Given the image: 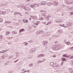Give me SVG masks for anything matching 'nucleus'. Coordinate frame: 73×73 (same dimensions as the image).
Returning <instances> with one entry per match:
<instances>
[{
	"mask_svg": "<svg viewBox=\"0 0 73 73\" xmlns=\"http://www.w3.org/2000/svg\"><path fill=\"white\" fill-rule=\"evenodd\" d=\"M65 3L66 4H68V5H70L72 4L71 2L68 1V0L65 1Z\"/></svg>",
	"mask_w": 73,
	"mask_h": 73,
	"instance_id": "nucleus-4",
	"label": "nucleus"
},
{
	"mask_svg": "<svg viewBox=\"0 0 73 73\" xmlns=\"http://www.w3.org/2000/svg\"><path fill=\"white\" fill-rule=\"evenodd\" d=\"M70 13L71 15H73V12H71Z\"/></svg>",
	"mask_w": 73,
	"mask_h": 73,
	"instance_id": "nucleus-42",
	"label": "nucleus"
},
{
	"mask_svg": "<svg viewBox=\"0 0 73 73\" xmlns=\"http://www.w3.org/2000/svg\"><path fill=\"white\" fill-rule=\"evenodd\" d=\"M67 45H70V42H67L66 43Z\"/></svg>",
	"mask_w": 73,
	"mask_h": 73,
	"instance_id": "nucleus-39",
	"label": "nucleus"
},
{
	"mask_svg": "<svg viewBox=\"0 0 73 73\" xmlns=\"http://www.w3.org/2000/svg\"><path fill=\"white\" fill-rule=\"evenodd\" d=\"M41 62H42V60H39L38 62V64H40L41 63Z\"/></svg>",
	"mask_w": 73,
	"mask_h": 73,
	"instance_id": "nucleus-20",
	"label": "nucleus"
},
{
	"mask_svg": "<svg viewBox=\"0 0 73 73\" xmlns=\"http://www.w3.org/2000/svg\"><path fill=\"white\" fill-rule=\"evenodd\" d=\"M1 12H2V14H5L6 13V11H4L3 12L2 11H0V14H2V13H1Z\"/></svg>",
	"mask_w": 73,
	"mask_h": 73,
	"instance_id": "nucleus-14",
	"label": "nucleus"
},
{
	"mask_svg": "<svg viewBox=\"0 0 73 73\" xmlns=\"http://www.w3.org/2000/svg\"><path fill=\"white\" fill-rule=\"evenodd\" d=\"M54 3H55V4L56 5H58V2L56 1H54Z\"/></svg>",
	"mask_w": 73,
	"mask_h": 73,
	"instance_id": "nucleus-23",
	"label": "nucleus"
},
{
	"mask_svg": "<svg viewBox=\"0 0 73 73\" xmlns=\"http://www.w3.org/2000/svg\"><path fill=\"white\" fill-rule=\"evenodd\" d=\"M72 23H68L67 24V26L68 27H70V26H72Z\"/></svg>",
	"mask_w": 73,
	"mask_h": 73,
	"instance_id": "nucleus-7",
	"label": "nucleus"
},
{
	"mask_svg": "<svg viewBox=\"0 0 73 73\" xmlns=\"http://www.w3.org/2000/svg\"><path fill=\"white\" fill-rule=\"evenodd\" d=\"M70 10H71V11H72L73 10V7H70Z\"/></svg>",
	"mask_w": 73,
	"mask_h": 73,
	"instance_id": "nucleus-35",
	"label": "nucleus"
},
{
	"mask_svg": "<svg viewBox=\"0 0 73 73\" xmlns=\"http://www.w3.org/2000/svg\"><path fill=\"white\" fill-rule=\"evenodd\" d=\"M45 60H46V59H45V58H43V59H42V62H44V61H45Z\"/></svg>",
	"mask_w": 73,
	"mask_h": 73,
	"instance_id": "nucleus-26",
	"label": "nucleus"
},
{
	"mask_svg": "<svg viewBox=\"0 0 73 73\" xmlns=\"http://www.w3.org/2000/svg\"><path fill=\"white\" fill-rule=\"evenodd\" d=\"M44 18L43 17H41L40 20H43Z\"/></svg>",
	"mask_w": 73,
	"mask_h": 73,
	"instance_id": "nucleus-56",
	"label": "nucleus"
},
{
	"mask_svg": "<svg viewBox=\"0 0 73 73\" xmlns=\"http://www.w3.org/2000/svg\"><path fill=\"white\" fill-rule=\"evenodd\" d=\"M12 44V42H9L8 43V44H9V45H11Z\"/></svg>",
	"mask_w": 73,
	"mask_h": 73,
	"instance_id": "nucleus-48",
	"label": "nucleus"
},
{
	"mask_svg": "<svg viewBox=\"0 0 73 73\" xmlns=\"http://www.w3.org/2000/svg\"><path fill=\"white\" fill-rule=\"evenodd\" d=\"M11 23V22L10 21H6L5 22V24H8Z\"/></svg>",
	"mask_w": 73,
	"mask_h": 73,
	"instance_id": "nucleus-13",
	"label": "nucleus"
},
{
	"mask_svg": "<svg viewBox=\"0 0 73 73\" xmlns=\"http://www.w3.org/2000/svg\"><path fill=\"white\" fill-rule=\"evenodd\" d=\"M47 17H48L49 18V17H50L51 16L50 15H48V16H47Z\"/></svg>",
	"mask_w": 73,
	"mask_h": 73,
	"instance_id": "nucleus-43",
	"label": "nucleus"
},
{
	"mask_svg": "<svg viewBox=\"0 0 73 73\" xmlns=\"http://www.w3.org/2000/svg\"><path fill=\"white\" fill-rule=\"evenodd\" d=\"M40 21H37V22H36V23H37L38 24H40Z\"/></svg>",
	"mask_w": 73,
	"mask_h": 73,
	"instance_id": "nucleus-52",
	"label": "nucleus"
},
{
	"mask_svg": "<svg viewBox=\"0 0 73 73\" xmlns=\"http://www.w3.org/2000/svg\"><path fill=\"white\" fill-rule=\"evenodd\" d=\"M64 42L66 43H66L67 42H66V40H64Z\"/></svg>",
	"mask_w": 73,
	"mask_h": 73,
	"instance_id": "nucleus-47",
	"label": "nucleus"
},
{
	"mask_svg": "<svg viewBox=\"0 0 73 73\" xmlns=\"http://www.w3.org/2000/svg\"><path fill=\"white\" fill-rule=\"evenodd\" d=\"M61 47V45H56L54 46L53 47V48L54 50H58V49H60V48Z\"/></svg>",
	"mask_w": 73,
	"mask_h": 73,
	"instance_id": "nucleus-1",
	"label": "nucleus"
},
{
	"mask_svg": "<svg viewBox=\"0 0 73 73\" xmlns=\"http://www.w3.org/2000/svg\"><path fill=\"white\" fill-rule=\"evenodd\" d=\"M41 3L42 5H46V2L45 1H42L41 2Z\"/></svg>",
	"mask_w": 73,
	"mask_h": 73,
	"instance_id": "nucleus-6",
	"label": "nucleus"
},
{
	"mask_svg": "<svg viewBox=\"0 0 73 73\" xmlns=\"http://www.w3.org/2000/svg\"><path fill=\"white\" fill-rule=\"evenodd\" d=\"M3 19L0 18V23H1V22H3Z\"/></svg>",
	"mask_w": 73,
	"mask_h": 73,
	"instance_id": "nucleus-24",
	"label": "nucleus"
},
{
	"mask_svg": "<svg viewBox=\"0 0 73 73\" xmlns=\"http://www.w3.org/2000/svg\"><path fill=\"white\" fill-rule=\"evenodd\" d=\"M19 33H21V32H24L25 31V29H21V30H19Z\"/></svg>",
	"mask_w": 73,
	"mask_h": 73,
	"instance_id": "nucleus-12",
	"label": "nucleus"
},
{
	"mask_svg": "<svg viewBox=\"0 0 73 73\" xmlns=\"http://www.w3.org/2000/svg\"><path fill=\"white\" fill-rule=\"evenodd\" d=\"M7 54H4L2 56V58H7Z\"/></svg>",
	"mask_w": 73,
	"mask_h": 73,
	"instance_id": "nucleus-5",
	"label": "nucleus"
},
{
	"mask_svg": "<svg viewBox=\"0 0 73 73\" xmlns=\"http://www.w3.org/2000/svg\"><path fill=\"white\" fill-rule=\"evenodd\" d=\"M69 70H70V73H73V68H70Z\"/></svg>",
	"mask_w": 73,
	"mask_h": 73,
	"instance_id": "nucleus-10",
	"label": "nucleus"
},
{
	"mask_svg": "<svg viewBox=\"0 0 73 73\" xmlns=\"http://www.w3.org/2000/svg\"><path fill=\"white\" fill-rule=\"evenodd\" d=\"M70 50H73V47H70Z\"/></svg>",
	"mask_w": 73,
	"mask_h": 73,
	"instance_id": "nucleus-40",
	"label": "nucleus"
},
{
	"mask_svg": "<svg viewBox=\"0 0 73 73\" xmlns=\"http://www.w3.org/2000/svg\"><path fill=\"white\" fill-rule=\"evenodd\" d=\"M40 32H42V33H44V31H40Z\"/></svg>",
	"mask_w": 73,
	"mask_h": 73,
	"instance_id": "nucleus-46",
	"label": "nucleus"
},
{
	"mask_svg": "<svg viewBox=\"0 0 73 73\" xmlns=\"http://www.w3.org/2000/svg\"><path fill=\"white\" fill-rule=\"evenodd\" d=\"M10 34V32L7 31L6 32V35H9Z\"/></svg>",
	"mask_w": 73,
	"mask_h": 73,
	"instance_id": "nucleus-15",
	"label": "nucleus"
},
{
	"mask_svg": "<svg viewBox=\"0 0 73 73\" xmlns=\"http://www.w3.org/2000/svg\"><path fill=\"white\" fill-rule=\"evenodd\" d=\"M19 57V54H17L16 55V58H18Z\"/></svg>",
	"mask_w": 73,
	"mask_h": 73,
	"instance_id": "nucleus-29",
	"label": "nucleus"
},
{
	"mask_svg": "<svg viewBox=\"0 0 73 73\" xmlns=\"http://www.w3.org/2000/svg\"><path fill=\"white\" fill-rule=\"evenodd\" d=\"M48 44V41L47 40L43 41L42 42V44L44 46H46Z\"/></svg>",
	"mask_w": 73,
	"mask_h": 73,
	"instance_id": "nucleus-2",
	"label": "nucleus"
},
{
	"mask_svg": "<svg viewBox=\"0 0 73 73\" xmlns=\"http://www.w3.org/2000/svg\"><path fill=\"white\" fill-rule=\"evenodd\" d=\"M31 51H34V52H36V49L35 48H33L31 49Z\"/></svg>",
	"mask_w": 73,
	"mask_h": 73,
	"instance_id": "nucleus-11",
	"label": "nucleus"
},
{
	"mask_svg": "<svg viewBox=\"0 0 73 73\" xmlns=\"http://www.w3.org/2000/svg\"><path fill=\"white\" fill-rule=\"evenodd\" d=\"M31 0H27V1H30Z\"/></svg>",
	"mask_w": 73,
	"mask_h": 73,
	"instance_id": "nucleus-64",
	"label": "nucleus"
},
{
	"mask_svg": "<svg viewBox=\"0 0 73 73\" xmlns=\"http://www.w3.org/2000/svg\"><path fill=\"white\" fill-rule=\"evenodd\" d=\"M58 32H59V33H62V31L61 30L58 31Z\"/></svg>",
	"mask_w": 73,
	"mask_h": 73,
	"instance_id": "nucleus-41",
	"label": "nucleus"
},
{
	"mask_svg": "<svg viewBox=\"0 0 73 73\" xmlns=\"http://www.w3.org/2000/svg\"><path fill=\"white\" fill-rule=\"evenodd\" d=\"M63 27H64V28H67V27H68V26H63Z\"/></svg>",
	"mask_w": 73,
	"mask_h": 73,
	"instance_id": "nucleus-59",
	"label": "nucleus"
},
{
	"mask_svg": "<svg viewBox=\"0 0 73 73\" xmlns=\"http://www.w3.org/2000/svg\"><path fill=\"white\" fill-rule=\"evenodd\" d=\"M4 53V52H3V51H1L0 52V53L1 54V53Z\"/></svg>",
	"mask_w": 73,
	"mask_h": 73,
	"instance_id": "nucleus-45",
	"label": "nucleus"
},
{
	"mask_svg": "<svg viewBox=\"0 0 73 73\" xmlns=\"http://www.w3.org/2000/svg\"><path fill=\"white\" fill-rule=\"evenodd\" d=\"M37 17H36L35 16H34L33 17V20H35L37 19Z\"/></svg>",
	"mask_w": 73,
	"mask_h": 73,
	"instance_id": "nucleus-18",
	"label": "nucleus"
},
{
	"mask_svg": "<svg viewBox=\"0 0 73 73\" xmlns=\"http://www.w3.org/2000/svg\"><path fill=\"white\" fill-rule=\"evenodd\" d=\"M61 66H62V65H63V64H64V62H62L61 63Z\"/></svg>",
	"mask_w": 73,
	"mask_h": 73,
	"instance_id": "nucleus-53",
	"label": "nucleus"
},
{
	"mask_svg": "<svg viewBox=\"0 0 73 73\" xmlns=\"http://www.w3.org/2000/svg\"><path fill=\"white\" fill-rule=\"evenodd\" d=\"M62 61H65V60H66V59L65 58H63L62 59Z\"/></svg>",
	"mask_w": 73,
	"mask_h": 73,
	"instance_id": "nucleus-33",
	"label": "nucleus"
},
{
	"mask_svg": "<svg viewBox=\"0 0 73 73\" xmlns=\"http://www.w3.org/2000/svg\"><path fill=\"white\" fill-rule=\"evenodd\" d=\"M33 26V27H35V26L36 25V24L35 23H34L32 25Z\"/></svg>",
	"mask_w": 73,
	"mask_h": 73,
	"instance_id": "nucleus-36",
	"label": "nucleus"
},
{
	"mask_svg": "<svg viewBox=\"0 0 73 73\" xmlns=\"http://www.w3.org/2000/svg\"><path fill=\"white\" fill-rule=\"evenodd\" d=\"M0 38H1V39H2V38H3V35H0Z\"/></svg>",
	"mask_w": 73,
	"mask_h": 73,
	"instance_id": "nucleus-31",
	"label": "nucleus"
},
{
	"mask_svg": "<svg viewBox=\"0 0 73 73\" xmlns=\"http://www.w3.org/2000/svg\"><path fill=\"white\" fill-rule=\"evenodd\" d=\"M25 69H22L21 70V73H24V72H23V71H24V70H25Z\"/></svg>",
	"mask_w": 73,
	"mask_h": 73,
	"instance_id": "nucleus-16",
	"label": "nucleus"
},
{
	"mask_svg": "<svg viewBox=\"0 0 73 73\" xmlns=\"http://www.w3.org/2000/svg\"><path fill=\"white\" fill-rule=\"evenodd\" d=\"M57 42H58L57 41H56L55 42V44H57Z\"/></svg>",
	"mask_w": 73,
	"mask_h": 73,
	"instance_id": "nucleus-61",
	"label": "nucleus"
},
{
	"mask_svg": "<svg viewBox=\"0 0 73 73\" xmlns=\"http://www.w3.org/2000/svg\"><path fill=\"white\" fill-rule=\"evenodd\" d=\"M40 31H37V32H36V33H40Z\"/></svg>",
	"mask_w": 73,
	"mask_h": 73,
	"instance_id": "nucleus-57",
	"label": "nucleus"
},
{
	"mask_svg": "<svg viewBox=\"0 0 73 73\" xmlns=\"http://www.w3.org/2000/svg\"><path fill=\"white\" fill-rule=\"evenodd\" d=\"M48 5H53V3L52 2L48 3H47Z\"/></svg>",
	"mask_w": 73,
	"mask_h": 73,
	"instance_id": "nucleus-9",
	"label": "nucleus"
},
{
	"mask_svg": "<svg viewBox=\"0 0 73 73\" xmlns=\"http://www.w3.org/2000/svg\"><path fill=\"white\" fill-rule=\"evenodd\" d=\"M27 72H28V73L30 72V70H27Z\"/></svg>",
	"mask_w": 73,
	"mask_h": 73,
	"instance_id": "nucleus-55",
	"label": "nucleus"
},
{
	"mask_svg": "<svg viewBox=\"0 0 73 73\" xmlns=\"http://www.w3.org/2000/svg\"><path fill=\"white\" fill-rule=\"evenodd\" d=\"M59 26H60V27H61V26H62V27H64V26L62 25V24H60L59 25Z\"/></svg>",
	"mask_w": 73,
	"mask_h": 73,
	"instance_id": "nucleus-49",
	"label": "nucleus"
},
{
	"mask_svg": "<svg viewBox=\"0 0 73 73\" xmlns=\"http://www.w3.org/2000/svg\"><path fill=\"white\" fill-rule=\"evenodd\" d=\"M23 21L24 23H28L29 21L28 20H24Z\"/></svg>",
	"mask_w": 73,
	"mask_h": 73,
	"instance_id": "nucleus-8",
	"label": "nucleus"
},
{
	"mask_svg": "<svg viewBox=\"0 0 73 73\" xmlns=\"http://www.w3.org/2000/svg\"><path fill=\"white\" fill-rule=\"evenodd\" d=\"M52 23V22H48L47 24H46V25H48V24H50Z\"/></svg>",
	"mask_w": 73,
	"mask_h": 73,
	"instance_id": "nucleus-25",
	"label": "nucleus"
},
{
	"mask_svg": "<svg viewBox=\"0 0 73 73\" xmlns=\"http://www.w3.org/2000/svg\"><path fill=\"white\" fill-rule=\"evenodd\" d=\"M46 20H49V18L47 17H46Z\"/></svg>",
	"mask_w": 73,
	"mask_h": 73,
	"instance_id": "nucleus-27",
	"label": "nucleus"
},
{
	"mask_svg": "<svg viewBox=\"0 0 73 73\" xmlns=\"http://www.w3.org/2000/svg\"><path fill=\"white\" fill-rule=\"evenodd\" d=\"M31 8H33L35 6V5H31Z\"/></svg>",
	"mask_w": 73,
	"mask_h": 73,
	"instance_id": "nucleus-32",
	"label": "nucleus"
},
{
	"mask_svg": "<svg viewBox=\"0 0 73 73\" xmlns=\"http://www.w3.org/2000/svg\"><path fill=\"white\" fill-rule=\"evenodd\" d=\"M69 58H73V56H69Z\"/></svg>",
	"mask_w": 73,
	"mask_h": 73,
	"instance_id": "nucleus-34",
	"label": "nucleus"
},
{
	"mask_svg": "<svg viewBox=\"0 0 73 73\" xmlns=\"http://www.w3.org/2000/svg\"><path fill=\"white\" fill-rule=\"evenodd\" d=\"M24 73H25V72H27V70H25L24 71Z\"/></svg>",
	"mask_w": 73,
	"mask_h": 73,
	"instance_id": "nucleus-62",
	"label": "nucleus"
},
{
	"mask_svg": "<svg viewBox=\"0 0 73 73\" xmlns=\"http://www.w3.org/2000/svg\"><path fill=\"white\" fill-rule=\"evenodd\" d=\"M32 66H33V64L32 63H31L29 65V67H32Z\"/></svg>",
	"mask_w": 73,
	"mask_h": 73,
	"instance_id": "nucleus-22",
	"label": "nucleus"
},
{
	"mask_svg": "<svg viewBox=\"0 0 73 73\" xmlns=\"http://www.w3.org/2000/svg\"><path fill=\"white\" fill-rule=\"evenodd\" d=\"M63 57H67V58L69 57V56H67L66 55H63Z\"/></svg>",
	"mask_w": 73,
	"mask_h": 73,
	"instance_id": "nucleus-19",
	"label": "nucleus"
},
{
	"mask_svg": "<svg viewBox=\"0 0 73 73\" xmlns=\"http://www.w3.org/2000/svg\"><path fill=\"white\" fill-rule=\"evenodd\" d=\"M13 33H15V34H17V33H16V32H15V31H13Z\"/></svg>",
	"mask_w": 73,
	"mask_h": 73,
	"instance_id": "nucleus-44",
	"label": "nucleus"
},
{
	"mask_svg": "<svg viewBox=\"0 0 73 73\" xmlns=\"http://www.w3.org/2000/svg\"><path fill=\"white\" fill-rule=\"evenodd\" d=\"M24 44L25 45V46H27V45H28V43L26 42H24Z\"/></svg>",
	"mask_w": 73,
	"mask_h": 73,
	"instance_id": "nucleus-21",
	"label": "nucleus"
},
{
	"mask_svg": "<svg viewBox=\"0 0 73 73\" xmlns=\"http://www.w3.org/2000/svg\"><path fill=\"white\" fill-rule=\"evenodd\" d=\"M20 14V13L18 12H15L14 13V15H19Z\"/></svg>",
	"mask_w": 73,
	"mask_h": 73,
	"instance_id": "nucleus-17",
	"label": "nucleus"
},
{
	"mask_svg": "<svg viewBox=\"0 0 73 73\" xmlns=\"http://www.w3.org/2000/svg\"><path fill=\"white\" fill-rule=\"evenodd\" d=\"M50 65L51 66H52L53 65H54V63H53V62H51L50 63Z\"/></svg>",
	"mask_w": 73,
	"mask_h": 73,
	"instance_id": "nucleus-30",
	"label": "nucleus"
},
{
	"mask_svg": "<svg viewBox=\"0 0 73 73\" xmlns=\"http://www.w3.org/2000/svg\"><path fill=\"white\" fill-rule=\"evenodd\" d=\"M56 57V56L55 55H54L53 57Z\"/></svg>",
	"mask_w": 73,
	"mask_h": 73,
	"instance_id": "nucleus-63",
	"label": "nucleus"
},
{
	"mask_svg": "<svg viewBox=\"0 0 73 73\" xmlns=\"http://www.w3.org/2000/svg\"><path fill=\"white\" fill-rule=\"evenodd\" d=\"M42 16H45V13H43L42 14Z\"/></svg>",
	"mask_w": 73,
	"mask_h": 73,
	"instance_id": "nucleus-51",
	"label": "nucleus"
},
{
	"mask_svg": "<svg viewBox=\"0 0 73 73\" xmlns=\"http://www.w3.org/2000/svg\"><path fill=\"white\" fill-rule=\"evenodd\" d=\"M3 51H4V52H4V53H5V52H7L8 51V50H3Z\"/></svg>",
	"mask_w": 73,
	"mask_h": 73,
	"instance_id": "nucleus-38",
	"label": "nucleus"
},
{
	"mask_svg": "<svg viewBox=\"0 0 73 73\" xmlns=\"http://www.w3.org/2000/svg\"><path fill=\"white\" fill-rule=\"evenodd\" d=\"M40 56L41 57H44V54H40Z\"/></svg>",
	"mask_w": 73,
	"mask_h": 73,
	"instance_id": "nucleus-28",
	"label": "nucleus"
},
{
	"mask_svg": "<svg viewBox=\"0 0 73 73\" xmlns=\"http://www.w3.org/2000/svg\"><path fill=\"white\" fill-rule=\"evenodd\" d=\"M35 25H38V23H35Z\"/></svg>",
	"mask_w": 73,
	"mask_h": 73,
	"instance_id": "nucleus-60",
	"label": "nucleus"
},
{
	"mask_svg": "<svg viewBox=\"0 0 73 73\" xmlns=\"http://www.w3.org/2000/svg\"><path fill=\"white\" fill-rule=\"evenodd\" d=\"M40 12H42V13H43V12H44V11L43 10H41Z\"/></svg>",
	"mask_w": 73,
	"mask_h": 73,
	"instance_id": "nucleus-54",
	"label": "nucleus"
},
{
	"mask_svg": "<svg viewBox=\"0 0 73 73\" xmlns=\"http://www.w3.org/2000/svg\"><path fill=\"white\" fill-rule=\"evenodd\" d=\"M22 7L23 8H24L27 11H29L30 10V9L29 8V7H28L25 5H23Z\"/></svg>",
	"mask_w": 73,
	"mask_h": 73,
	"instance_id": "nucleus-3",
	"label": "nucleus"
},
{
	"mask_svg": "<svg viewBox=\"0 0 73 73\" xmlns=\"http://www.w3.org/2000/svg\"><path fill=\"white\" fill-rule=\"evenodd\" d=\"M18 61H19V59L17 60L16 61H15L14 62H17Z\"/></svg>",
	"mask_w": 73,
	"mask_h": 73,
	"instance_id": "nucleus-58",
	"label": "nucleus"
},
{
	"mask_svg": "<svg viewBox=\"0 0 73 73\" xmlns=\"http://www.w3.org/2000/svg\"><path fill=\"white\" fill-rule=\"evenodd\" d=\"M56 21V23H59V21H57L56 20V21Z\"/></svg>",
	"mask_w": 73,
	"mask_h": 73,
	"instance_id": "nucleus-50",
	"label": "nucleus"
},
{
	"mask_svg": "<svg viewBox=\"0 0 73 73\" xmlns=\"http://www.w3.org/2000/svg\"><path fill=\"white\" fill-rule=\"evenodd\" d=\"M37 57H38V58H39V57H41V56H40V54L38 55L37 56Z\"/></svg>",
	"mask_w": 73,
	"mask_h": 73,
	"instance_id": "nucleus-37",
	"label": "nucleus"
}]
</instances>
